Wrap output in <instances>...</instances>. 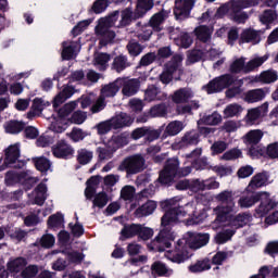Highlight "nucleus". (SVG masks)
Masks as SVG:
<instances>
[{
  "label": "nucleus",
  "mask_w": 278,
  "mask_h": 278,
  "mask_svg": "<svg viewBox=\"0 0 278 278\" xmlns=\"http://www.w3.org/2000/svg\"><path fill=\"white\" fill-rule=\"evenodd\" d=\"M207 218V213L202 211L200 214H197V207L194 204L187 203L185 206H174L165 213L161 219L162 227H165L166 230H161L159 236L148 245L151 251H165L170 247V241L175 240V237L168 230V227L173 223H184V220H191L193 225H199Z\"/></svg>",
  "instance_id": "f257e3e1"
},
{
  "label": "nucleus",
  "mask_w": 278,
  "mask_h": 278,
  "mask_svg": "<svg viewBox=\"0 0 278 278\" xmlns=\"http://www.w3.org/2000/svg\"><path fill=\"white\" fill-rule=\"evenodd\" d=\"M136 18H139L136 17V10L134 13L129 9H125L122 12L115 11L111 16L100 18L98 26L96 27V34L102 36L100 45L112 42L113 39L116 38V34L110 30V27L113 25H116L117 27H126V25H129V23Z\"/></svg>",
  "instance_id": "f03ea898"
},
{
  "label": "nucleus",
  "mask_w": 278,
  "mask_h": 278,
  "mask_svg": "<svg viewBox=\"0 0 278 278\" xmlns=\"http://www.w3.org/2000/svg\"><path fill=\"white\" fill-rule=\"evenodd\" d=\"M232 84L235 87L226 91V97L228 99H233V97L242 94V89L240 87L244 84V81H242V79L236 80V78H233L230 74H226L211 80L207 86L204 87V90L207 92V94H214V92H220V90L229 88V86Z\"/></svg>",
  "instance_id": "7ed1b4c3"
},
{
  "label": "nucleus",
  "mask_w": 278,
  "mask_h": 278,
  "mask_svg": "<svg viewBox=\"0 0 278 278\" xmlns=\"http://www.w3.org/2000/svg\"><path fill=\"white\" fill-rule=\"evenodd\" d=\"M216 199L223 203L214 208L216 220L218 223H225V220H227V214H231V212H233V207H236V203L233 202V192L223 191L216 195Z\"/></svg>",
  "instance_id": "20e7f679"
},
{
  "label": "nucleus",
  "mask_w": 278,
  "mask_h": 278,
  "mask_svg": "<svg viewBox=\"0 0 278 278\" xmlns=\"http://www.w3.org/2000/svg\"><path fill=\"white\" fill-rule=\"evenodd\" d=\"M119 170H125L127 175H136L144 170V157L140 154H135L126 157L119 165Z\"/></svg>",
  "instance_id": "39448f33"
},
{
  "label": "nucleus",
  "mask_w": 278,
  "mask_h": 278,
  "mask_svg": "<svg viewBox=\"0 0 278 278\" xmlns=\"http://www.w3.org/2000/svg\"><path fill=\"white\" fill-rule=\"evenodd\" d=\"M181 62H184V56L180 54L173 58L172 62L166 65V70L160 75L162 84H170L175 73L181 75Z\"/></svg>",
  "instance_id": "423d86ee"
},
{
  "label": "nucleus",
  "mask_w": 278,
  "mask_h": 278,
  "mask_svg": "<svg viewBox=\"0 0 278 278\" xmlns=\"http://www.w3.org/2000/svg\"><path fill=\"white\" fill-rule=\"evenodd\" d=\"M179 172V160L177 159H169L164 169L160 173L159 181L163 186H167V184H170L173 179H175V176Z\"/></svg>",
  "instance_id": "0eeeda50"
},
{
  "label": "nucleus",
  "mask_w": 278,
  "mask_h": 278,
  "mask_svg": "<svg viewBox=\"0 0 278 278\" xmlns=\"http://www.w3.org/2000/svg\"><path fill=\"white\" fill-rule=\"evenodd\" d=\"M266 192H255L247 187L245 192L238 200V205L242 210H249V207L260 203V199H266Z\"/></svg>",
  "instance_id": "6e6552de"
},
{
  "label": "nucleus",
  "mask_w": 278,
  "mask_h": 278,
  "mask_svg": "<svg viewBox=\"0 0 278 278\" xmlns=\"http://www.w3.org/2000/svg\"><path fill=\"white\" fill-rule=\"evenodd\" d=\"M260 4V0H238L232 2V12H235L233 21L236 23H245L249 16L245 13H239L240 10L253 8Z\"/></svg>",
  "instance_id": "1a4fd4ad"
},
{
  "label": "nucleus",
  "mask_w": 278,
  "mask_h": 278,
  "mask_svg": "<svg viewBox=\"0 0 278 278\" xmlns=\"http://www.w3.org/2000/svg\"><path fill=\"white\" fill-rule=\"evenodd\" d=\"M187 236L185 242L190 249H201L210 242V235L207 233L188 232Z\"/></svg>",
  "instance_id": "9d476101"
},
{
  "label": "nucleus",
  "mask_w": 278,
  "mask_h": 278,
  "mask_svg": "<svg viewBox=\"0 0 278 278\" xmlns=\"http://www.w3.org/2000/svg\"><path fill=\"white\" fill-rule=\"evenodd\" d=\"M184 242H186V240H179L176 250L165 252V257H167V260H169L170 262H175L176 264H181V262H186V260H188V251H186V248L181 245L184 244Z\"/></svg>",
  "instance_id": "9b49d317"
},
{
  "label": "nucleus",
  "mask_w": 278,
  "mask_h": 278,
  "mask_svg": "<svg viewBox=\"0 0 278 278\" xmlns=\"http://www.w3.org/2000/svg\"><path fill=\"white\" fill-rule=\"evenodd\" d=\"M192 8H194V0H176L174 14L176 18H188Z\"/></svg>",
  "instance_id": "f8f14e48"
},
{
  "label": "nucleus",
  "mask_w": 278,
  "mask_h": 278,
  "mask_svg": "<svg viewBox=\"0 0 278 278\" xmlns=\"http://www.w3.org/2000/svg\"><path fill=\"white\" fill-rule=\"evenodd\" d=\"M117 81H119V88L123 86L122 93L124 97H134L140 88V81L136 78H117Z\"/></svg>",
  "instance_id": "ddd939ff"
},
{
  "label": "nucleus",
  "mask_w": 278,
  "mask_h": 278,
  "mask_svg": "<svg viewBox=\"0 0 278 278\" xmlns=\"http://www.w3.org/2000/svg\"><path fill=\"white\" fill-rule=\"evenodd\" d=\"M268 114V102L263 103L261 106L248 110L247 123L255 125L260 118H264Z\"/></svg>",
  "instance_id": "4468645a"
},
{
  "label": "nucleus",
  "mask_w": 278,
  "mask_h": 278,
  "mask_svg": "<svg viewBox=\"0 0 278 278\" xmlns=\"http://www.w3.org/2000/svg\"><path fill=\"white\" fill-rule=\"evenodd\" d=\"M261 205L256 208V214L258 216H266L270 210L277 208L278 203L270 199V194L266 192V198H261Z\"/></svg>",
  "instance_id": "2eb2a0df"
},
{
  "label": "nucleus",
  "mask_w": 278,
  "mask_h": 278,
  "mask_svg": "<svg viewBox=\"0 0 278 278\" xmlns=\"http://www.w3.org/2000/svg\"><path fill=\"white\" fill-rule=\"evenodd\" d=\"M4 154L5 166L14 164L18 160V157H21V146L18 143L9 146L8 149L4 150Z\"/></svg>",
  "instance_id": "dca6fc26"
},
{
  "label": "nucleus",
  "mask_w": 278,
  "mask_h": 278,
  "mask_svg": "<svg viewBox=\"0 0 278 278\" xmlns=\"http://www.w3.org/2000/svg\"><path fill=\"white\" fill-rule=\"evenodd\" d=\"M33 205H45V201H47V185L45 182H40L33 192Z\"/></svg>",
  "instance_id": "f3484780"
},
{
  "label": "nucleus",
  "mask_w": 278,
  "mask_h": 278,
  "mask_svg": "<svg viewBox=\"0 0 278 278\" xmlns=\"http://www.w3.org/2000/svg\"><path fill=\"white\" fill-rule=\"evenodd\" d=\"M268 184V173L262 172L252 177L248 185V190H257L258 188H263Z\"/></svg>",
  "instance_id": "a211bd4d"
},
{
  "label": "nucleus",
  "mask_w": 278,
  "mask_h": 278,
  "mask_svg": "<svg viewBox=\"0 0 278 278\" xmlns=\"http://www.w3.org/2000/svg\"><path fill=\"white\" fill-rule=\"evenodd\" d=\"M201 153H203V150L201 148H197L191 152V154H188L187 157L194 160L192 163L193 168L197 170H203L205 166H207V157H201Z\"/></svg>",
  "instance_id": "6ab92c4d"
},
{
  "label": "nucleus",
  "mask_w": 278,
  "mask_h": 278,
  "mask_svg": "<svg viewBox=\"0 0 278 278\" xmlns=\"http://www.w3.org/2000/svg\"><path fill=\"white\" fill-rule=\"evenodd\" d=\"M52 153H53L54 157H70V155H73L74 151H73V148L68 143H66L64 141H60L52 149Z\"/></svg>",
  "instance_id": "aec40b11"
},
{
  "label": "nucleus",
  "mask_w": 278,
  "mask_h": 278,
  "mask_svg": "<svg viewBox=\"0 0 278 278\" xmlns=\"http://www.w3.org/2000/svg\"><path fill=\"white\" fill-rule=\"evenodd\" d=\"M241 42H251L252 45H257L261 40V31L253 28L244 29L240 37Z\"/></svg>",
  "instance_id": "412c9836"
},
{
  "label": "nucleus",
  "mask_w": 278,
  "mask_h": 278,
  "mask_svg": "<svg viewBox=\"0 0 278 278\" xmlns=\"http://www.w3.org/2000/svg\"><path fill=\"white\" fill-rule=\"evenodd\" d=\"M168 17V13L166 11H161L155 13L149 21V25L154 31H162V24Z\"/></svg>",
  "instance_id": "4be33fe9"
},
{
  "label": "nucleus",
  "mask_w": 278,
  "mask_h": 278,
  "mask_svg": "<svg viewBox=\"0 0 278 278\" xmlns=\"http://www.w3.org/2000/svg\"><path fill=\"white\" fill-rule=\"evenodd\" d=\"M25 266H27V258L25 257L11 258L7 264L9 273H21Z\"/></svg>",
  "instance_id": "5701e85b"
},
{
  "label": "nucleus",
  "mask_w": 278,
  "mask_h": 278,
  "mask_svg": "<svg viewBox=\"0 0 278 278\" xmlns=\"http://www.w3.org/2000/svg\"><path fill=\"white\" fill-rule=\"evenodd\" d=\"M49 102H45L42 99L37 98L33 101L31 110L27 113L28 118H34V116H40L42 110L49 108Z\"/></svg>",
  "instance_id": "b1692460"
},
{
  "label": "nucleus",
  "mask_w": 278,
  "mask_h": 278,
  "mask_svg": "<svg viewBox=\"0 0 278 278\" xmlns=\"http://www.w3.org/2000/svg\"><path fill=\"white\" fill-rule=\"evenodd\" d=\"M157 208V203L155 201H148L142 206L135 211L137 218H142V216H151L153 212Z\"/></svg>",
  "instance_id": "393cba45"
},
{
  "label": "nucleus",
  "mask_w": 278,
  "mask_h": 278,
  "mask_svg": "<svg viewBox=\"0 0 278 278\" xmlns=\"http://www.w3.org/2000/svg\"><path fill=\"white\" fill-rule=\"evenodd\" d=\"M113 129H121V127H127L134 123L131 116L126 113H121L111 119Z\"/></svg>",
  "instance_id": "a878e982"
},
{
  "label": "nucleus",
  "mask_w": 278,
  "mask_h": 278,
  "mask_svg": "<svg viewBox=\"0 0 278 278\" xmlns=\"http://www.w3.org/2000/svg\"><path fill=\"white\" fill-rule=\"evenodd\" d=\"M264 138V131L261 129L250 130L244 137L243 140L245 144H251V147H255V144H260Z\"/></svg>",
  "instance_id": "bb28decb"
},
{
  "label": "nucleus",
  "mask_w": 278,
  "mask_h": 278,
  "mask_svg": "<svg viewBox=\"0 0 278 278\" xmlns=\"http://www.w3.org/2000/svg\"><path fill=\"white\" fill-rule=\"evenodd\" d=\"M118 90H121V80H118V78H117L114 83L105 85L101 89L100 97H102L104 99H108L110 97H116V93L118 92Z\"/></svg>",
  "instance_id": "cd10ccee"
},
{
  "label": "nucleus",
  "mask_w": 278,
  "mask_h": 278,
  "mask_svg": "<svg viewBox=\"0 0 278 278\" xmlns=\"http://www.w3.org/2000/svg\"><path fill=\"white\" fill-rule=\"evenodd\" d=\"M189 99H192V91L188 88L178 89L172 96L174 103H187Z\"/></svg>",
  "instance_id": "c85d7f7f"
},
{
  "label": "nucleus",
  "mask_w": 278,
  "mask_h": 278,
  "mask_svg": "<svg viewBox=\"0 0 278 278\" xmlns=\"http://www.w3.org/2000/svg\"><path fill=\"white\" fill-rule=\"evenodd\" d=\"M151 270L152 275H157L159 277H170V275H173V269H168V267L160 261L151 265Z\"/></svg>",
  "instance_id": "c756f323"
},
{
  "label": "nucleus",
  "mask_w": 278,
  "mask_h": 278,
  "mask_svg": "<svg viewBox=\"0 0 278 278\" xmlns=\"http://www.w3.org/2000/svg\"><path fill=\"white\" fill-rule=\"evenodd\" d=\"M75 94V88L72 86H66L63 90L54 98V108L62 105L66 99H71Z\"/></svg>",
  "instance_id": "7c9ffc66"
},
{
  "label": "nucleus",
  "mask_w": 278,
  "mask_h": 278,
  "mask_svg": "<svg viewBox=\"0 0 278 278\" xmlns=\"http://www.w3.org/2000/svg\"><path fill=\"white\" fill-rule=\"evenodd\" d=\"M153 8V0H138L135 18L144 16Z\"/></svg>",
  "instance_id": "2f4dec72"
},
{
  "label": "nucleus",
  "mask_w": 278,
  "mask_h": 278,
  "mask_svg": "<svg viewBox=\"0 0 278 278\" xmlns=\"http://www.w3.org/2000/svg\"><path fill=\"white\" fill-rule=\"evenodd\" d=\"M214 29L207 26H199L194 29V34L201 42H210Z\"/></svg>",
  "instance_id": "473e14b6"
},
{
  "label": "nucleus",
  "mask_w": 278,
  "mask_h": 278,
  "mask_svg": "<svg viewBox=\"0 0 278 278\" xmlns=\"http://www.w3.org/2000/svg\"><path fill=\"white\" fill-rule=\"evenodd\" d=\"M162 99H166V94H164V92L160 91V89H157L154 86L149 87L146 90V94H144V100L146 101H160Z\"/></svg>",
  "instance_id": "72a5a7b5"
},
{
  "label": "nucleus",
  "mask_w": 278,
  "mask_h": 278,
  "mask_svg": "<svg viewBox=\"0 0 278 278\" xmlns=\"http://www.w3.org/2000/svg\"><path fill=\"white\" fill-rule=\"evenodd\" d=\"M252 216L249 213H241L237 215L232 220H231V227H235V229H240V227H244L245 225H249L252 220Z\"/></svg>",
  "instance_id": "f704fd0d"
},
{
  "label": "nucleus",
  "mask_w": 278,
  "mask_h": 278,
  "mask_svg": "<svg viewBox=\"0 0 278 278\" xmlns=\"http://www.w3.org/2000/svg\"><path fill=\"white\" fill-rule=\"evenodd\" d=\"M140 231V224H132V225H126L122 229V239L127 240L129 238H135V236H138Z\"/></svg>",
  "instance_id": "c9c22d12"
},
{
  "label": "nucleus",
  "mask_w": 278,
  "mask_h": 278,
  "mask_svg": "<svg viewBox=\"0 0 278 278\" xmlns=\"http://www.w3.org/2000/svg\"><path fill=\"white\" fill-rule=\"evenodd\" d=\"M268 60V55H263V56H256L254 59H251L247 64H245V73H252V71H255V68H260L264 62Z\"/></svg>",
  "instance_id": "e433bc0d"
},
{
  "label": "nucleus",
  "mask_w": 278,
  "mask_h": 278,
  "mask_svg": "<svg viewBox=\"0 0 278 278\" xmlns=\"http://www.w3.org/2000/svg\"><path fill=\"white\" fill-rule=\"evenodd\" d=\"M242 111V105L236 103L229 104L224 110V118H233V116H240Z\"/></svg>",
  "instance_id": "4c0bfd02"
},
{
  "label": "nucleus",
  "mask_w": 278,
  "mask_h": 278,
  "mask_svg": "<svg viewBox=\"0 0 278 278\" xmlns=\"http://www.w3.org/2000/svg\"><path fill=\"white\" fill-rule=\"evenodd\" d=\"M180 131H184V122L179 121L169 123L165 128V134H167V136H177Z\"/></svg>",
  "instance_id": "58836bf2"
},
{
  "label": "nucleus",
  "mask_w": 278,
  "mask_h": 278,
  "mask_svg": "<svg viewBox=\"0 0 278 278\" xmlns=\"http://www.w3.org/2000/svg\"><path fill=\"white\" fill-rule=\"evenodd\" d=\"M210 268H212V264L207 258L198 261L195 264L189 266L190 273H203V270H210Z\"/></svg>",
  "instance_id": "ea45409f"
},
{
  "label": "nucleus",
  "mask_w": 278,
  "mask_h": 278,
  "mask_svg": "<svg viewBox=\"0 0 278 278\" xmlns=\"http://www.w3.org/2000/svg\"><path fill=\"white\" fill-rule=\"evenodd\" d=\"M265 97L266 93L262 89H254L245 94V101L248 103H257V101H262Z\"/></svg>",
  "instance_id": "a19ab883"
},
{
  "label": "nucleus",
  "mask_w": 278,
  "mask_h": 278,
  "mask_svg": "<svg viewBox=\"0 0 278 278\" xmlns=\"http://www.w3.org/2000/svg\"><path fill=\"white\" fill-rule=\"evenodd\" d=\"M7 134H21L25 129V123L18 121H10L4 125Z\"/></svg>",
  "instance_id": "79ce46f5"
},
{
  "label": "nucleus",
  "mask_w": 278,
  "mask_h": 278,
  "mask_svg": "<svg viewBox=\"0 0 278 278\" xmlns=\"http://www.w3.org/2000/svg\"><path fill=\"white\" fill-rule=\"evenodd\" d=\"M247 59L239 58L230 64V73H247Z\"/></svg>",
  "instance_id": "37998d69"
},
{
  "label": "nucleus",
  "mask_w": 278,
  "mask_h": 278,
  "mask_svg": "<svg viewBox=\"0 0 278 278\" xmlns=\"http://www.w3.org/2000/svg\"><path fill=\"white\" fill-rule=\"evenodd\" d=\"M76 42H63L62 58L63 60H71L75 55Z\"/></svg>",
  "instance_id": "c03bdc74"
},
{
  "label": "nucleus",
  "mask_w": 278,
  "mask_h": 278,
  "mask_svg": "<svg viewBox=\"0 0 278 278\" xmlns=\"http://www.w3.org/2000/svg\"><path fill=\"white\" fill-rule=\"evenodd\" d=\"M277 79L278 75L273 70L265 71L258 76V81H262V84H273L277 81Z\"/></svg>",
  "instance_id": "a18cd8bd"
},
{
  "label": "nucleus",
  "mask_w": 278,
  "mask_h": 278,
  "mask_svg": "<svg viewBox=\"0 0 278 278\" xmlns=\"http://www.w3.org/2000/svg\"><path fill=\"white\" fill-rule=\"evenodd\" d=\"M33 162L40 173H47L51 168V162L46 157H35Z\"/></svg>",
  "instance_id": "49530a36"
},
{
  "label": "nucleus",
  "mask_w": 278,
  "mask_h": 278,
  "mask_svg": "<svg viewBox=\"0 0 278 278\" xmlns=\"http://www.w3.org/2000/svg\"><path fill=\"white\" fill-rule=\"evenodd\" d=\"M108 62H110V54L98 53L94 56V64L100 71H105L108 68Z\"/></svg>",
  "instance_id": "de8ad7c7"
},
{
  "label": "nucleus",
  "mask_w": 278,
  "mask_h": 278,
  "mask_svg": "<svg viewBox=\"0 0 278 278\" xmlns=\"http://www.w3.org/2000/svg\"><path fill=\"white\" fill-rule=\"evenodd\" d=\"M114 149L110 148V147H99L97 149V153H98V157L101 161H105V160H112V157H114Z\"/></svg>",
  "instance_id": "09e8293b"
},
{
  "label": "nucleus",
  "mask_w": 278,
  "mask_h": 278,
  "mask_svg": "<svg viewBox=\"0 0 278 278\" xmlns=\"http://www.w3.org/2000/svg\"><path fill=\"white\" fill-rule=\"evenodd\" d=\"M233 233H236V231L231 229H226L217 233L215 237L216 244H225V242H229V240H231L233 237Z\"/></svg>",
  "instance_id": "8fccbe9b"
},
{
  "label": "nucleus",
  "mask_w": 278,
  "mask_h": 278,
  "mask_svg": "<svg viewBox=\"0 0 278 278\" xmlns=\"http://www.w3.org/2000/svg\"><path fill=\"white\" fill-rule=\"evenodd\" d=\"M178 47L182 49H188L192 45V37L188 33H181L178 38L175 39Z\"/></svg>",
  "instance_id": "3c124183"
},
{
  "label": "nucleus",
  "mask_w": 278,
  "mask_h": 278,
  "mask_svg": "<svg viewBox=\"0 0 278 278\" xmlns=\"http://www.w3.org/2000/svg\"><path fill=\"white\" fill-rule=\"evenodd\" d=\"M152 35H153V28L150 25L141 26L137 30V36L139 40H143L144 42H147V40H149Z\"/></svg>",
  "instance_id": "603ef678"
},
{
  "label": "nucleus",
  "mask_w": 278,
  "mask_h": 278,
  "mask_svg": "<svg viewBox=\"0 0 278 278\" xmlns=\"http://www.w3.org/2000/svg\"><path fill=\"white\" fill-rule=\"evenodd\" d=\"M127 66H129V63L127 62V56L119 55L114 59L113 68L117 73L125 71V68H127Z\"/></svg>",
  "instance_id": "864d4df0"
},
{
  "label": "nucleus",
  "mask_w": 278,
  "mask_h": 278,
  "mask_svg": "<svg viewBox=\"0 0 278 278\" xmlns=\"http://www.w3.org/2000/svg\"><path fill=\"white\" fill-rule=\"evenodd\" d=\"M108 193L106 192H99L94 195V199L92 201L93 207H100L103 208L108 205Z\"/></svg>",
  "instance_id": "5fc2aeb1"
},
{
  "label": "nucleus",
  "mask_w": 278,
  "mask_h": 278,
  "mask_svg": "<svg viewBox=\"0 0 278 278\" xmlns=\"http://www.w3.org/2000/svg\"><path fill=\"white\" fill-rule=\"evenodd\" d=\"M181 144H199V134L197 131L187 132L181 139Z\"/></svg>",
  "instance_id": "6e6d98bb"
},
{
  "label": "nucleus",
  "mask_w": 278,
  "mask_h": 278,
  "mask_svg": "<svg viewBox=\"0 0 278 278\" xmlns=\"http://www.w3.org/2000/svg\"><path fill=\"white\" fill-rule=\"evenodd\" d=\"M92 160V152L86 149H81L78 151L77 161L79 164H89Z\"/></svg>",
  "instance_id": "4d7b16f0"
},
{
  "label": "nucleus",
  "mask_w": 278,
  "mask_h": 278,
  "mask_svg": "<svg viewBox=\"0 0 278 278\" xmlns=\"http://www.w3.org/2000/svg\"><path fill=\"white\" fill-rule=\"evenodd\" d=\"M202 122L204 125H218L219 123L223 122V116L217 112H215L211 115L203 117Z\"/></svg>",
  "instance_id": "13d9d810"
},
{
  "label": "nucleus",
  "mask_w": 278,
  "mask_h": 278,
  "mask_svg": "<svg viewBox=\"0 0 278 278\" xmlns=\"http://www.w3.org/2000/svg\"><path fill=\"white\" fill-rule=\"evenodd\" d=\"M227 142L225 141H215L212 147V155H220V153H224V151H227Z\"/></svg>",
  "instance_id": "bf43d9fd"
},
{
  "label": "nucleus",
  "mask_w": 278,
  "mask_h": 278,
  "mask_svg": "<svg viewBox=\"0 0 278 278\" xmlns=\"http://www.w3.org/2000/svg\"><path fill=\"white\" fill-rule=\"evenodd\" d=\"M86 118H88L86 112L76 111L71 117V123H74V125H83V123H86Z\"/></svg>",
  "instance_id": "052dcab7"
},
{
  "label": "nucleus",
  "mask_w": 278,
  "mask_h": 278,
  "mask_svg": "<svg viewBox=\"0 0 278 278\" xmlns=\"http://www.w3.org/2000/svg\"><path fill=\"white\" fill-rule=\"evenodd\" d=\"M77 108V101H72L70 103H66L62 109L59 111V115L61 118H66Z\"/></svg>",
  "instance_id": "680f3d73"
},
{
  "label": "nucleus",
  "mask_w": 278,
  "mask_h": 278,
  "mask_svg": "<svg viewBox=\"0 0 278 278\" xmlns=\"http://www.w3.org/2000/svg\"><path fill=\"white\" fill-rule=\"evenodd\" d=\"M276 20H277V13H275L274 10H266L260 16L261 23H264L265 25L268 23H273V21H276Z\"/></svg>",
  "instance_id": "e2e57ef3"
},
{
  "label": "nucleus",
  "mask_w": 278,
  "mask_h": 278,
  "mask_svg": "<svg viewBox=\"0 0 278 278\" xmlns=\"http://www.w3.org/2000/svg\"><path fill=\"white\" fill-rule=\"evenodd\" d=\"M136 194V189L132 186H125L121 191V197L124 201H131Z\"/></svg>",
  "instance_id": "0e129e2a"
},
{
  "label": "nucleus",
  "mask_w": 278,
  "mask_h": 278,
  "mask_svg": "<svg viewBox=\"0 0 278 278\" xmlns=\"http://www.w3.org/2000/svg\"><path fill=\"white\" fill-rule=\"evenodd\" d=\"M84 253L77 252V251H72L67 252V260L72 264H81L84 262Z\"/></svg>",
  "instance_id": "69168bd1"
},
{
  "label": "nucleus",
  "mask_w": 278,
  "mask_h": 278,
  "mask_svg": "<svg viewBox=\"0 0 278 278\" xmlns=\"http://www.w3.org/2000/svg\"><path fill=\"white\" fill-rule=\"evenodd\" d=\"M238 157H242V151H240L239 149H232L225 152L220 156V160L229 161V160H238Z\"/></svg>",
  "instance_id": "338daca9"
},
{
  "label": "nucleus",
  "mask_w": 278,
  "mask_h": 278,
  "mask_svg": "<svg viewBox=\"0 0 278 278\" xmlns=\"http://www.w3.org/2000/svg\"><path fill=\"white\" fill-rule=\"evenodd\" d=\"M23 278H33L38 275V266L36 265H29L26 268H24L21 273Z\"/></svg>",
  "instance_id": "774afa93"
}]
</instances>
